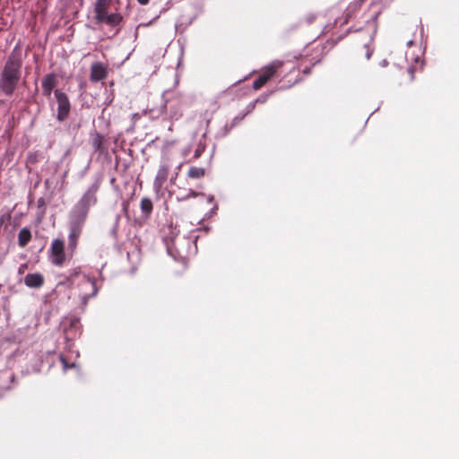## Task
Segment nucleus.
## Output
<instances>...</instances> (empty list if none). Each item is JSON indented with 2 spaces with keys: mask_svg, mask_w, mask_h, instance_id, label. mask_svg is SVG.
Returning <instances> with one entry per match:
<instances>
[{
  "mask_svg": "<svg viewBox=\"0 0 459 459\" xmlns=\"http://www.w3.org/2000/svg\"><path fill=\"white\" fill-rule=\"evenodd\" d=\"M372 39L368 40V42L365 43L362 47H359L356 49V56L359 58H363L364 60H368L371 55L374 52V48L372 47Z\"/></svg>",
  "mask_w": 459,
  "mask_h": 459,
  "instance_id": "13",
  "label": "nucleus"
},
{
  "mask_svg": "<svg viewBox=\"0 0 459 459\" xmlns=\"http://www.w3.org/2000/svg\"><path fill=\"white\" fill-rule=\"evenodd\" d=\"M141 210L145 214H151L152 211V202L150 198L144 197L141 200Z\"/></svg>",
  "mask_w": 459,
  "mask_h": 459,
  "instance_id": "18",
  "label": "nucleus"
},
{
  "mask_svg": "<svg viewBox=\"0 0 459 459\" xmlns=\"http://www.w3.org/2000/svg\"><path fill=\"white\" fill-rule=\"evenodd\" d=\"M111 0H96L94 4V20L98 24H107L110 27L118 26L123 16L118 12H110Z\"/></svg>",
  "mask_w": 459,
  "mask_h": 459,
  "instance_id": "3",
  "label": "nucleus"
},
{
  "mask_svg": "<svg viewBox=\"0 0 459 459\" xmlns=\"http://www.w3.org/2000/svg\"><path fill=\"white\" fill-rule=\"evenodd\" d=\"M62 362H63L64 366L66 367V362L64 359H62Z\"/></svg>",
  "mask_w": 459,
  "mask_h": 459,
  "instance_id": "25",
  "label": "nucleus"
},
{
  "mask_svg": "<svg viewBox=\"0 0 459 459\" xmlns=\"http://www.w3.org/2000/svg\"><path fill=\"white\" fill-rule=\"evenodd\" d=\"M248 108H249V109L247 112H249L254 108V104L253 103L249 104Z\"/></svg>",
  "mask_w": 459,
  "mask_h": 459,
  "instance_id": "24",
  "label": "nucleus"
},
{
  "mask_svg": "<svg viewBox=\"0 0 459 459\" xmlns=\"http://www.w3.org/2000/svg\"><path fill=\"white\" fill-rule=\"evenodd\" d=\"M78 289L79 295L84 305L87 303L89 298L94 297L98 292L94 280L86 275H82L81 278L78 283Z\"/></svg>",
  "mask_w": 459,
  "mask_h": 459,
  "instance_id": "4",
  "label": "nucleus"
},
{
  "mask_svg": "<svg viewBox=\"0 0 459 459\" xmlns=\"http://www.w3.org/2000/svg\"><path fill=\"white\" fill-rule=\"evenodd\" d=\"M363 0H357L353 3H351L346 9V12L344 13V17L342 21H340L341 26L348 23L349 20L351 18L353 13H355L358 8L359 7L361 2Z\"/></svg>",
  "mask_w": 459,
  "mask_h": 459,
  "instance_id": "14",
  "label": "nucleus"
},
{
  "mask_svg": "<svg viewBox=\"0 0 459 459\" xmlns=\"http://www.w3.org/2000/svg\"><path fill=\"white\" fill-rule=\"evenodd\" d=\"M275 72L274 65L267 67L263 74L254 82L253 87L255 90H258L263 87L273 75Z\"/></svg>",
  "mask_w": 459,
  "mask_h": 459,
  "instance_id": "11",
  "label": "nucleus"
},
{
  "mask_svg": "<svg viewBox=\"0 0 459 459\" xmlns=\"http://www.w3.org/2000/svg\"><path fill=\"white\" fill-rule=\"evenodd\" d=\"M139 2V4H147L149 3V0H137Z\"/></svg>",
  "mask_w": 459,
  "mask_h": 459,
  "instance_id": "22",
  "label": "nucleus"
},
{
  "mask_svg": "<svg viewBox=\"0 0 459 459\" xmlns=\"http://www.w3.org/2000/svg\"><path fill=\"white\" fill-rule=\"evenodd\" d=\"M83 221L77 220L76 218H69V235H68V247L74 250L77 246V239L82 232Z\"/></svg>",
  "mask_w": 459,
  "mask_h": 459,
  "instance_id": "6",
  "label": "nucleus"
},
{
  "mask_svg": "<svg viewBox=\"0 0 459 459\" xmlns=\"http://www.w3.org/2000/svg\"><path fill=\"white\" fill-rule=\"evenodd\" d=\"M22 63L18 59L9 58L4 67L0 80V89L6 95L14 91L19 80Z\"/></svg>",
  "mask_w": 459,
  "mask_h": 459,
  "instance_id": "1",
  "label": "nucleus"
},
{
  "mask_svg": "<svg viewBox=\"0 0 459 459\" xmlns=\"http://www.w3.org/2000/svg\"><path fill=\"white\" fill-rule=\"evenodd\" d=\"M107 76L106 67L100 63L91 65L90 78L92 82H99Z\"/></svg>",
  "mask_w": 459,
  "mask_h": 459,
  "instance_id": "12",
  "label": "nucleus"
},
{
  "mask_svg": "<svg viewBox=\"0 0 459 459\" xmlns=\"http://www.w3.org/2000/svg\"><path fill=\"white\" fill-rule=\"evenodd\" d=\"M336 13H337V11L334 8H332L327 11L326 15L329 18H334V22H333V23H327L325 26V30L330 31L339 22V19L335 17Z\"/></svg>",
  "mask_w": 459,
  "mask_h": 459,
  "instance_id": "17",
  "label": "nucleus"
},
{
  "mask_svg": "<svg viewBox=\"0 0 459 459\" xmlns=\"http://www.w3.org/2000/svg\"><path fill=\"white\" fill-rule=\"evenodd\" d=\"M195 196H196V193L191 190L188 195H184V196H178L177 199L178 201H184L189 197H195Z\"/></svg>",
  "mask_w": 459,
  "mask_h": 459,
  "instance_id": "20",
  "label": "nucleus"
},
{
  "mask_svg": "<svg viewBox=\"0 0 459 459\" xmlns=\"http://www.w3.org/2000/svg\"><path fill=\"white\" fill-rule=\"evenodd\" d=\"M31 239V233L28 228H22L18 234V245L24 247Z\"/></svg>",
  "mask_w": 459,
  "mask_h": 459,
  "instance_id": "16",
  "label": "nucleus"
},
{
  "mask_svg": "<svg viewBox=\"0 0 459 459\" xmlns=\"http://www.w3.org/2000/svg\"><path fill=\"white\" fill-rule=\"evenodd\" d=\"M24 283L29 288L38 289L44 284V277L39 273H28L24 277Z\"/></svg>",
  "mask_w": 459,
  "mask_h": 459,
  "instance_id": "10",
  "label": "nucleus"
},
{
  "mask_svg": "<svg viewBox=\"0 0 459 459\" xmlns=\"http://www.w3.org/2000/svg\"><path fill=\"white\" fill-rule=\"evenodd\" d=\"M169 165L168 162H162L159 169L157 171L156 177L153 181V189L156 193H159L162 187L165 182L167 181L169 178Z\"/></svg>",
  "mask_w": 459,
  "mask_h": 459,
  "instance_id": "9",
  "label": "nucleus"
},
{
  "mask_svg": "<svg viewBox=\"0 0 459 459\" xmlns=\"http://www.w3.org/2000/svg\"><path fill=\"white\" fill-rule=\"evenodd\" d=\"M387 65V62L385 60L383 61V66H385Z\"/></svg>",
  "mask_w": 459,
  "mask_h": 459,
  "instance_id": "26",
  "label": "nucleus"
},
{
  "mask_svg": "<svg viewBox=\"0 0 459 459\" xmlns=\"http://www.w3.org/2000/svg\"><path fill=\"white\" fill-rule=\"evenodd\" d=\"M382 13V6L378 4H371L369 9L364 13L365 28L370 33H375L377 27V19Z\"/></svg>",
  "mask_w": 459,
  "mask_h": 459,
  "instance_id": "5",
  "label": "nucleus"
},
{
  "mask_svg": "<svg viewBox=\"0 0 459 459\" xmlns=\"http://www.w3.org/2000/svg\"><path fill=\"white\" fill-rule=\"evenodd\" d=\"M56 84L54 75L48 74L42 81V89L47 96H50L52 90Z\"/></svg>",
  "mask_w": 459,
  "mask_h": 459,
  "instance_id": "15",
  "label": "nucleus"
},
{
  "mask_svg": "<svg viewBox=\"0 0 459 459\" xmlns=\"http://www.w3.org/2000/svg\"><path fill=\"white\" fill-rule=\"evenodd\" d=\"M100 185L94 183L84 192L80 200L74 205L69 212V218H76L85 221L89 209L97 203V192Z\"/></svg>",
  "mask_w": 459,
  "mask_h": 459,
  "instance_id": "2",
  "label": "nucleus"
},
{
  "mask_svg": "<svg viewBox=\"0 0 459 459\" xmlns=\"http://www.w3.org/2000/svg\"><path fill=\"white\" fill-rule=\"evenodd\" d=\"M140 117L139 114L135 113L133 115V119H138Z\"/></svg>",
  "mask_w": 459,
  "mask_h": 459,
  "instance_id": "23",
  "label": "nucleus"
},
{
  "mask_svg": "<svg viewBox=\"0 0 459 459\" xmlns=\"http://www.w3.org/2000/svg\"><path fill=\"white\" fill-rule=\"evenodd\" d=\"M50 260L55 265H62L65 260V243L61 239H54L50 247Z\"/></svg>",
  "mask_w": 459,
  "mask_h": 459,
  "instance_id": "7",
  "label": "nucleus"
},
{
  "mask_svg": "<svg viewBox=\"0 0 459 459\" xmlns=\"http://www.w3.org/2000/svg\"><path fill=\"white\" fill-rule=\"evenodd\" d=\"M204 175V169L203 168L192 167L188 170V177L192 178H200Z\"/></svg>",
  "mask_w": 459,
  "mask_h": 459,
  "instance_id": "19",
  "label": "nucleus"
},
{
  "mask_svg": "<svg viewBox=\"0 0 459 459\" xmlns=\"http://www.w3.org/2000/svg\"><path fill=\"white\" fill-rule=\"evenodd\" d=\"M407 73L410 74L411 81L414 79V68L411 65L406 67Z\"/></svg>",
  "mask_w": 459,
  "mask_h": 459,
  "instance_id": "21",
  "label": "nucleus"
},
{
  "mask_svg": "<svg viewBox=\"0 0 459 459\" xmlns=\"http://www.w3.org/2000/svg\"><path fill=\"white\" fill-rule=\"evenodd\" d=\"M55 96L56 98L57 104H58L57 118H58V120L62 121L65 118H66V117L69 114L70 102L68 100L67 96L59 91H55Z\"/></svg>",
  "mask_w": 459,
  "mask_h": 459,
  "instance_id": "8",
  "label": "nucleus"
}]
</instances>
